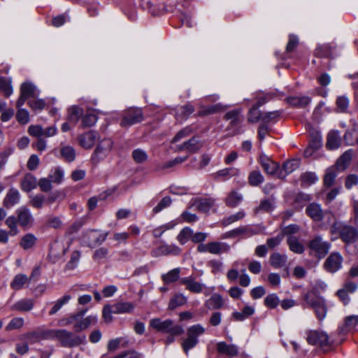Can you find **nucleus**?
<instances>
[{
	"label": "nucleus",
	"instance_id": "72a5a7b5",
	"mask_svg": "<svg viewBox=\"0 0 358 358\" xmlns=\"http://www.w3.org/2000/svg\"><path fill=\"white\" fill-rule=\"evenodd\" d=\"M180 268H176L162 275V280L165 284H171L180 279Z\"/></svg>",
	"mask_w": 358,
	"mask_h": 358
},
{
	"label": "nucleus",
	"instance_id": "aec40b11",
	"mask_svg": "<svg viewBox=\"0 0 358 358\" xmlns=\"http://www.w3.org/2000/svg\"><path fill=\"white\" fill-rule=\"evenodd\" d=\"M20 198V192L17 189H9L3 199V206L7 209L12 208L13 206L19 203Z\"/></svg>",
	"mask_w": 358,
	"mask_h": 358
},
{
	"label": "nucleus",
	"instance_id": "5fc2aeb1",
	"mask_svg": "<svg viewBox=\"0 0 358 358\" xmlns=\"http://www.w3.org/2000/svg\"><path fill=\"white\" fill-rule=\"evenodd\" d=\"M240 111L238 110H233L227 113L224 118L227 120H231L232 126H236L241 122V118L239 115Z\"/></svg>",
	"mask_w": 358,
	"mask_h": 358
},
{
	"label": "nucleus",
	"instance_id": "c756f323",
	"mask_svg": "<svg viewBox=\"0 0 358 358\" xmlns=\"http://www.w3.org/2000/svg\"><path fill=\"white\" fill-rule=\"evenodd\" d=\"M255 313V308L250 306H245L242 312H234L232 313V318L236 321H243L246 318L252 315Z\"/></svg>",
	"mask_w": 358,
	"mask_h": 358
},
{
	"label": "nucleus",
	"instance_id": "69168bd1",
	"mask_svg": "<svg viewBox=\"0 0 358 358\" xmlns=\"http://www.w3.org/2000/svg\"><path fill=\"white\" fill-rule=\"evenodd\" d=\"M262 113H261L257 107L253 106L249 111L248 120L253 123L257 122L259 120H262Z\"/></svg>",
	"mask_w": 358,
	"mask_h": 358
},
{
	"label": "nucleus",
	"instance_id": "680f3d73",
	"mask_svg": "<svg viewBox=\"0 0 358 358\" xmlns=\"http://www.w3.org/2000/svg\"><path fill=\"white\" fill-rule=\"evenodd\" d=\"M80 258V252L78 250H75L71 255V259L66 265V267L69 270L74 269L78 264Z\"/></svg>",
	"mask_w": 358,
	"mask_h": 358
},
{
	"label": "nucleus",
	"instance_id": "e433bc0d",
	"mask_svg": "<svg viewBox=\"0 0 358 358\" xmlns=\"http://www.w3.org/2000/svg\"><path fill=\"white\" fill-rule=\"evenodd\" d=\"M274 208L273 201L271 199H263L260 201L259 205L254 209L255 213L262 212L269 213Z\"/></svg>",
	"mask_w": 358,
	"mask_h": 358
},
{
	"label": "nucleus",
	"instance_id": "c9c22d12",
	"mask_svg": "<svg viewBox=\"0 0 358 358\" xmlns=\"http://www.w3.org/2000/svg\"><path fill=\"white\" fill-rule=\"evenodd\" d=\"M34 307V302L31 299H22L16 302L12 307L13 310L17 311H29Z\"/></svg>",
	"mask_w": 358,
	"mask_h": 358
},
{
	"label": "nucleus",
	"instance_id": "e2e57ef3",
	"mask_svg": "<svg viewBox=\"0 0 358 358\" xmlns=\"http://www.w3.org/2000/svg\"><path fill=\"white\" fill-rule=\"evenodd\" d=\"M24 324V319L22 317H14L10 322L6 325L5 329L6 331H11L14 329H20Z\"/></svg>",
	"mask_w": 358,
	"mask_h": 358
},
{
	"label": "nucleus",
	"instance_id": "9b49d317",
	"mask_svg": "<svg viewBox=\"0 0 358 358\" xmlns=\"http://www.w3.org/2000/svg\"><path fill=\"white\" fill-rule=\"evenodd\" d=\"M107 234H100L96 230H89L83 235V240L89 247L94 248L101 244L106 239Z\"/></svg>",
	"mask_w": 358,
	"mask_h": 358
},
{
	"label": "nucleus",
	"instance_id": "a878e982",
	"mask_svg": "<svg viewBox=\"0 0 358 358\" xmlns=\"http://www.w3.org/2000/svg\"><path fill=\"white\" fill-rule=\"evenodd\" d=\"M134 305L130 302H118L113 306V314H124L132 312Z\"/></svg>",
	"mask_w": 358,
	"mask_h": 358
},
{
	"label": "nucleus",
	"instance_id": "79ce46f5",
	"mask_svg": "<svg viewBox=\"0 0 358 358\" xmlns=\"http://www.w3.org/2000/svg\"><path fill=\"white\" fill-rule=\"evenodd\" d=\"M68 113L69 120L71 122H73L74 124H76L78 122L80 117L83 115V110L78 106H73L69 108Z\"/></svg>",
	"mask_w": 358,
	"mask_h": 358
},
{
	"label": "nucleus",
	"instance_id": "f8f14e48",
	"mask_svg": "<svg viewBox=\"0 0 358 358\" xmlns=\"http://www.w3.org/2000/svg\"><path fill=\"white\" fill-rule=\"evenodd\" d=\"M214 203L215 201L212 198H196L191 200L189 208H195L199 212L207 213Z\"/></svg>",
	"mask_w": 358,
	"mask_h": 358
},
{
	"label": "nucleus",
	"instance_id": "864d4df0",
	"mask_svg": "<svg viewBox=\"0 0 358 358\" xmlns=\"http://www.w3.org/2000/svg\"><path fill=\"white\" fill-rule=\"evenodd\" d=\"M185 143L187 146V151L189 152H196L202 147V143L196 137H192L187 141H185Z\"/></svg>",
	"mask_w": 358,
	"mask_h": 358
},
{
	"label": "nucleus",
	"instance_id": "473e14b6",
	"mask_svg": "<svg viewBox=\"0 0 358 358\" xmlns=\"http://www.w3.org/2000/svg\"><path fill=\"white\" fill-rule=\"evenodd\" d=\"M358 324V315L348 316L345 320V324L340 327L341 334H346L353 329Z\"/></svg>",
	"mask_w": 358,
	"mask_h": 358
},
{
	"label": "nucleus",
	"instance_id": "a211bd4d",
	"mask_svg": "<svg viewBox=\"0 0 358 358\" xmlns=\"http://www.w3.org/2000/svg\"><path fill=\"white\" fill-rule=\"evenodd\" d=\"M259 162L262 165L264 171L268 175H275L279 170V164L266 155L262 154L260 155Z\"/></svg>",
	"mask_w": 358,
	"mask_h": 358
},
{
	"label": "nucleus",
	"instance_id": "052dcab7",
	"mask_svg": "<svg viewBox=\"0 0 358 358\" xmlns=\"http://www.w3.org/2000/svg\"><path fill=\"white\" fill-rule=\"evenodd\" d=\"M245 217V212L243 210H240L236 213L231 215L222 220V224L224 226L229 225L234 222H236L239 220H241Z\"/></svg>",
	"mask_w": 358,
	"mask_h": 358
},
{
	"label": "nucleus",
	"instance_id": "f3484780",
	"mask_svg": "<svg viewBox=\"0 0 358 358\" xmlns=\"http://www.w3.org/2000/svg\"><path fill=\"white\" fill-rule=\"evenodd\" d=\"M216 350L218 354L225 355L229 357H236L238 354V348L234 344H228L224 341L217 343Z\"/></svg>",
	"mask_w": 358,
	"mask_h": 358
},
{
	"label": "nucleus",
	"instance_id": "423d86ee",
	"mask_svg": "<svg viewBox=\"0 0 358 358\" xmlns=\"http://www.w3.org/2000/svg\"><path fill=\"white\" fill-rule=\"evenodd\" d=\"M55 333V339H57L64 347L77 346L85 342V336H76L65 329H56Z\"/></svg>",
	"mask_w": 358,
	"mask_h": 358
},
{
	"label": "nucleus",
	"instance_id": "9d476101",
	"mask_svg": "<svg viewBox=\"0 0 358 358\" xmlns=\"http://www.w3.org/2000/svg\"><path fill=\"white\" fill-rule=\"evenodd\" d=\"M306 213L315 222H320L327 215L334 217L330 212L324 211L321 206L317 203H311L308 205L306 208Z\"/></svg>",
	"mask_w": 358,
	"mask_h": 358
},
{
	"label": "nucleus",
	"instance_id": "4be33fe9",
	"mask_svg": "<svg viewBox=\"0 0 358 358\" xmlns=\"http://www.w3.org/2000/svg\"><path fill=\"white\" fill-rule=\"evenodd\" d=\"M341 138L338 131H331L327 135L326 147L329 150L338 149L341 145Z\"/></svg>",
	"mask_w": 358,
	"mask_h": 358
},
{
	"label": "nucleus",
	"instance_id": "393cba45",
	"mask_svg": "<svg viewBox=\"0 0 358 358\" xmlns=\"http://www.w3.org/2000/svg\"><path fill=\"white\" fill-rule=\"evenodd\" d=\"M37 180L33 175L28 173L24 176L21 181V188L24 192H30L36 188Z\"/></svg>",
	"mask_w": 358,
	"mask_h": 358
},
{
	"label": "nucleus",
	"instance_id": "7c9ffc66",
	"mask_svg": "<svg viewBox=\"0 0 358 358\" xmlns=\"http://www.w3.org/2000/svg\"><path fill=\"white\" fill-rule=\"evenodd\" d=\"M243 200L242 194L236 191H231L225 199V203L228 207L235 208Z\"/></svg>",
	"mask_w": 358,
	"mask_h": 358
},
{
	"label": "nucleus",
	"instance_id": "4468645a",
	"mask_svg": "<svg viewBox=\"0 0 358 358\" xmlns=\"http://www.w3.org/2000/svg\"><path fill=\"white\" fill-rule=\"evenodd\" d=\"M343 257L338 252L331 253L326 259L324 266L330 273H334L341 268Z\"/></svg>",
	"mask_w": 358,
	"mask_h": 358
},
{
	"label": "nucleus",
	"instance_id": "b1692460",
	"mask_svg": "<svg viewBox=\"0 0 358 358\" xmlns=\"http://www.w3.org/2000/svg\"><path fill=\"white\" fill-rule=\"evenodd\" d=\"M287 243L289 250L294 253L302 254L305 250L303 243L294 236H289Z\"/></svg>",
	"mask_w": 358,
	"mask_h": 358
},
{
	"label": "nucleus",
	"instance_id": "ea45409f",
	"mask_svg": "<svg viewBox=\"0 0 358 358\" xmlns=\"http://www.w3.org/2000/svg\"><path fill=\"white\" fill-rule=\"evenodd\" d=\"M300 165V161L298 159H292L285 162L282 165V169L280 172V176L282 175V171L285 174H289L296 170Z\"/></svg>",
	"mask_w": 358,
	"mask_h": 358
},
{
	"label": "nucleus",
	"instance_id": "0e129e2a",
	"mask_svg": "<svg viewBox=\"0 0 358 358\" xmlns=\"http://www.w3.org/2000/svg\"><path fill=\"white\" fill-rule=\"evenodd\" d=\"M97 121V117L96 115L89 113L85 115L82 118V126L83 127H90L95 124Z\"/></svg>",
	"mask_w": 358,
	"mask_h": 358
},
{
	"label": "nucleus",
	"instance_id": "a18cd8bd",
	"mask_svg": "<svg viewBox=\"0 0 358 358\" xmlns=\"http://www.w3.org/2000/svg\"><path fill=\"white\" fill-rule=\"evenodd\" d=\"M36 87L31 83H24L20 87V94L24 95L27 98L36 96Z\"/></svg>",
	"mask_w": 358,
	"mask_h": 358
},
{
	"label": "nucleus",
	"instance_id": "49530a36",
	"mask_svg": "<svg viewBox=\"0 0 358 358\" xmlns=\"http://www.w3.org/2000/svg\"><path fill=\"white\" fill-rule=\"evenodd\" d=\"M5 222L8 229H10L9 234L10 236H15L19 233V230L17 228V224L19 223L17 217L14 215L9 216L6 218Z\"/></svg>",
	"mask_w": 358,
	"mask_h": 358
},
{
	"label": "nucleus",
	"instance_id": "2eb2a0df",
	"mask_svg": "<svg viewBox=\"0 0 358 358\" xmlns=\"http://www.w3.org/2000/svg\"><path fill=\"white\" fill-rule=\"evenodd\" d=\"M307 341L310 345L326 346L329 345V336L323 332L310 331L307 335Z\"/></svg>",
	"mask_w": 358,
	"mask_h": 358
},
{
	"label": "nucleus",
	"instance_id": "ddd939ff",
	"mask_svg": "<svg viewBox=\"0 0 358 358\" xmlns=\"http://www.w3.org/2000/svg\"><path fill=\"white\" fill-rule=\"evenodd\" d=\"M181 252V249L176 245H162L151 251V255L153 257H158L162 255H178Z\"/></svg>",
	"mask_w": 358,
	"mask_h": 358
},
{
	"label": "nucleus",
	"instance_id": "f257e3e1",
	"mask_svg": "<svg viewBox=\"0 0 358 358\" xmlns=\"http://www.w3.org/2000/svg\"><path fill=\"white\" fill-rule=\"evenodd\" d=\"M303 298L307 306L314 310L319 320L325 318L327 306L323 297L317 295L314 291H309L303 294Z\"/></svg>",
	"mask_w": 358,
	"mask_h": 358
},
{
	"label": "nucleus",
	"instance_id": "5701e85b",
	"mask_svg": "<svg viewBox=\"0 0 358 358\" xmlns=\"http://www.w3.org/2000/svg\"><path fill=\"white\" fill-rule=\"evenodd\" d=\"M97 322L96 315H90L81 320H78L74 324V330L76 332L86 329L92 324H95Z\"/></svg>",
	"mask_w": 358,
	"mask_h": 358
},
{
	"label": "nucleus",
	"instance_id": "0eeeda50",
	"mask_svg": "<svg viewBox=\"0 0 358 358\" xmlns=\"http://www.w3.org/2000/svg\"><path fill=\"white\" fill-rule=\"evenodd\" d=\"M143 113L140 108H130L122 113L120 126L129 127L143 120Z\"/></svg>",
	"mask_w": 358,
	"mask_h": 358
},
{
	"label": "nucleus",
	"instance_id": "4d7b16f0",
	"mask_svg": "<svg viewBox=\"0 0 358 358\" xmlns=\"http://www.w3.org/2000/svg\"><path fill=\"white\" fill-rule=\"evenodd\" d=\"M194 111V107L191 104H186L180 108L176 113L177 117H181L182 119H187Z\"/></svg>",
	"mask_w": 358,
	"mask_h": 358
},
{
	"label": "nucleus",
	"instance_id": "20e7f679",
	"mask_svg": "<svg viewBox=\"0 0 358 358\" xmlns=\"http://www.w3.org/2000/svg\"><path fill=\"white\" fill-rule=\"evenodd\" d=\"M308 247L311 254L319 259H322L328 254L331 248V243L324 241L322 236L317 235L309 241Z\"/></svg>",
	"mask_w": 358,
	"mask_h": 358
},
{
	"label": "nucleus",
	"instance_id": "6e6d98bb",
	"mask_svg": "<svg viewBox=\"0 0 358 358\" xmlns=\"http://www.w3.org/2000/svg\"><path fill=\"white\" fill-rule=\"evenodd\" d=\"M332 46L330 44H322L315 49V55L321 57H328L331 54Z\"/></svg>",
	"mask_w": 358,
	"mask_h": 358
},
{
	"label": "nucleus",
	"instance_id": "bf43d9fd",
	"mask_svg": "<svg viewBox=\"0 0 358 358\" xmlns=\"http://www.w3.org/2000/svg\"><path fill=\"white\" fill-rule=\"evenodd\" d=\"M279 303V297L275 294H270L264 299V305L269 308H276Z\"/></svg>",
	"mask_w": 358,
	"mask_h": 358
},
{
	"label": "nucleus",
	"instance_id": "39448f33",
	"mask_svg": "<svg viewBox=\"0 0 358 358\" xmlns=\"http://www.w3.org/2000/svg\"><path fill=\"white\" fill-rule=\"evenodd\" d=\"M204 332L205 328L199 324L191 326L187 329V338H185L182 343V349L186 355L188 354L189 350L192 349L198 344V337Z\"/></svg>",
	"mask_w": 358,
	"mask_h": 358
},
{
	"label": "nucleus",
	"instance_id": "cd10ccee",
	"mask_svg": "<svg viewBox=\"0 0 358 358\" xmlns=\"http://www.w3.org/2000/svg\"><path fill=\"white\" fill-rule=\"evenodd\" d=\"M269 262L275 268H282L286 264L287 256L278 252H275L271 255Z\"/></svg>",
	"mask_w": 358,
	"mask_h": 358
},
{
	"label": "nucleus",
	"instance_id": "3c124183",
	"mask_svg": "<svg viewBox=\"0 0 358 358\" xmlns=\"http://www.w3.org/2000/svg\"><path fill=\"white\" fill-rule=\"evenodd\" d=\"M192 229L188 227H184L178 234L177 236L178 241L181 244L184 245L186 243L189 238L192 239Z\"/></svg>",
	"mask_w": 358,
	"mask_h": 358
},
{
	"label": "nucleus",
	"instance_id": "f03ea898",
	"mask_svg": "<svg viewBox=\"0 0 358 358\" xmlns=\"http://www.w3.org/2000/svg\"><path fill=\"white\" fill-rule=\"evenodd\" d=\"M331 233H338L342 241L348 244L358 240V230L352 226L341 222H334L331 227Z\"/></svg>",
	"mask_w": 358,
	"mask_h": 358
},
{
	"label": "nucleus",
	"instance_id": "c85d7f7f",
	"mask_svg": "<svg viewBox=\"0 0 358 358\" xmlns=\"http://www.w3.org/2000/svg\"><path fill=\"white\" fill-rule=\"evenodd\" d=\"M352 158V150L345 151L337 160L336 166L338 169L345 170L350 164Z\"/></svg>",
	"mask_w": 358,
	"mask_h": 358
},
{
	"label": "nucleus",
	"instance_id": "603ef678",
	"mask_svg": "<svg viewBox=\"0 0 358 358\" xmlns=\"http://www.w3.org/2000/svg\"><path fill=\"white\" fill-rule=\"evenodd\" d=\"M336 177V169L334 167H331L328 169L326 171L324 178V186L329 187L334 183L335 178Z\"/></svg>",
	"mask_w": 358,
	"mask_h": 358
},
{
	"label": "nucleus",
	"instance_id": "1a4fd4ad",
	"mask_svg": "<svg viewBox=\"0 0 358 358\" xmlns=\"http://www.w3.org/2000/svg\"><path fill=\"white\" fill-rule=\"evenodd\" d=\"M180 283L185 285L187 290L194 294L201 293L206 288L205 284L196 281V277L193 275L180 278Z\"/></svg>",
	"mask_w": 358,
	"mask_h": 358
},
{
	"label": "nucleus",
	"instance_id": "f704fd0d",
	"mask_svg": "<svg viewBox=\"0 0 358 358\" xmlns=\"http://www.w3.org/2000/svg\"><path fill=\"white\" fill-rule=\"evenodd\" d=\"M205 306L209 310L219 309L223 306L222 298L219 294H213L205 302Z\"/></svg>",
	"mask_w": 358,
	"mask_h": 358
},
{
	"label": "nucleus",
	"instance_id": "7ed1b4c3",
	"mask_svg": "<svg viewBox=\"0 0 358 358\" xmlns=\"http://www.w3.org/2000/svg\"><path fill=\"white\" fill-rule=\"evenodd\" d=\"M150 326L157 331L172 335H180L184 331L181 326L174 324L173 321L170 319L164 321L159 318L152 319L150 322Z\"/></svg>",
	"mask_w": 358,
	"mask_h": 358
},
{
	"label": "nucleus",
	"instance_id": "dca6fc26",
	"mask_svg": "<svg viewBox=\"0 0 358 358\" xmlns=\"http://www.w3.org/2000/svg\"><path fill=\"white\" fill-rule=\"evenodd\" d=\"M17 219L19 224L22 227H27L32 224L34 218L29 210L25 206H21L16 210Z\"/></svg>",
	"mask_w": 358,
	"mask_h": 358
},
{
	"label": "nucleus",
	"instance_id": "bb28decb",
	"mask_svg": "<svg viewBox=\"0 0 358 358\" xmlns=\"http://www.w3.org/2000/svg\"><path fill=\"white\" fill-rule=\"evenodd\" d=\"M187 301V298L182 293L174 294L169 301V309L174 310L178 307L185 305Z\"/></svg>",
	"mask_w": 358,
	"mask_h": 358
},
{
	"label": "nucleus",
	"instance_id": "13d9d810",
	"mask_svg": "<svg viewBox=\"0 0 358 358\" xmlns=\"http://www.w3.org/2000/svg\"><path fill=\"white\" fill-rule=\"evenodd\" d=\"M132 157L136 163L141 164L147 161L148 156L145 151L138 148L132 152Z\"/></svg>",
	"mask_w": 358,
	"mask_h": 358
},
{
	"label": "nucleus",
	"instance_id": "412c9836",
	"mask_svg": "<svg viewBox=\"0 0 358 358\" xmlns=\"http://www.w3.org/2000/svg\"><path fill=\"white\" fill-rule=\"evenodd\" d=\"M112 146V141L110 138H105L97 145L94 155L99 158H103L111 150Z\"/></svg>",
	"mask_w": 358,
	"mask_h": 358
},
{
	"label": "nucleus",
	"instance_id": "a19ab883",
	"mask_svg": "<svg viewBox=\"0 0 358 358\" xmlns=\"http://www.w3.org/2000/svg\"><path fill=\"white\" fill-rule=\"evenodd\" d=\"M28 280V277L24 274L16 275L10 283V287L15 290H19L23 287Z\"/></svg>",
	"mask_w": 358,
	"mask_h": 358
},
{
	"label": "nucleus",
	"instance_id": "6ab92c4d",
	"mask_svg": "<svg viewBox=\"0 0 358 358\" xmlns=\"http://www.w3.org/2000/svg\"><path fill=\"white\" fill-rule=\"evenodd\" d=\"M79 144L85 149L92 148L97 139V134L94 131H90L78 137Z\"/></svg>",
	"mask_w": 358,
	"mask_h": 358
},
{
	"label": "nucleus",
	"instance_id": "6e6552de",
	"mask_svg": "<svg viewBox=\"0 0 358 358\" xmlns=\"http://www.w3.org/2000/svg\"><path fill=\"white\" fill-rule=\"evenodd\" d=\"M230 246L224 242L212 241L208 243H200L197 246V251L200 253L209 252L212 255H220L229 251Z\"/></svg>",
	"mask_w": 358,
	"mask_h": 358
},
{
	"label": "nucleus",
	"instance_id": "58836bf2",
	"mask_svg": "<svg viewBox=\"0 0 358 358\" xmlns=\"http://www.w3.org/2000/svg\"><path fill=\"white\" fill-rule=\"evenodd\" d=\"M36 241L37 238L34 234H27L22 237L20 245L23 249L28 250L34 246Z\"/></svg>",
	"mask_w": 358,
	"mask_h": 358
},
{
	"label": "nucleus",
	"instance_id": "c03bdc74",
	"mask_svg": "<svg viewBox=\"0 0 358 358\" xmlns=\"http://www.w3.org/2000/svg\"><path fill=\"white\" fill-rule=\"evenodd\" d=\"M264 180V176L258 170L252 171L248 176V182L251 186H258Z\"/></svg>",
	"mask_w": 358,
	"mask_h": 358
},
{
	"label": "nucleus",
	"instance_id": "37998d69",
	"mask_svg": "<svg viewBox=\"0 0 358 358\" xmlns=\"http://www.w3.org/2000/svg\"><path fill=\"white\" fill-rule=\"evenodd\" d=\"M71 299V297L70 295L66 294L62 298L54 302L53 306L49 312V315H53L56 314L63 307L64 305L66 304L70 301Z\"/></svg>",
	"mask_w": 358,
	"mask_h": 358
},
{
	"label": "nucleus",
	"instance_id": "2f4dec72",
	"mask_svg": "<svg viewBox=\"0 0 358 358\" xmlns=\"http://www.w3.org/2000/svg\"><path fill=\"white\" fill-rule=\"evenodd\" d=\"M311 101V99L307 96H291L287 98V102L294 106L299 108H305Z\"/></svg>",
	"mask_w": 358,
	"mask_h": 358
},
{
	"label": "nucleus",
	"instance_id": "de8ad7c7",
	"mask_svg": "<svg viewBox=\"0 0 358 358\" xmlns=\"http://www.w3.org/2000/svg\"><path fill=\"white\" fill-rule=\"evenodd\" d=\"M61 156L66 162H71L74 161L76 158V152L73 147L66 145L61 148L60 150Z\"/></svg>",
	"mask_w": 358,
	"mask_h": 358
},
{
	"label": "nucleus",
	"instance_id": "4c0bfd02",
	"mask_svg": "<svg viewBox=\"0 0 358 358\" xmlns=\"http://www.w3.org/2000/svg\"><path fill=\"white\" fill-rule=\"evenodd\" d=\"M238 174V169L234 167L226 168L218 171L215 173L216 178H222L224 180H227L234 176Z\"/></svg>",
	"mask_w": 358,
	"mask_h": 358
},
{
	"label": "nucleus",
	"instance_id": "8fccbe9b",
	"mask_svg": "<svg viewBox=\"0 0 358 358\" xmlns=\"http://www.w3.org/2000/svg\"><path fill=\"white\" fill-rule=\"evenodd\" d=\"M0 90L3 92L6 96H9L13 93L11 80L0 77Z\"/></svg>",
	"mask_w": 358,
	"mask_h": 358
},
{
	"label": "nucleus",
	"instance_id": "774afa93",
	"mask_svg": "<svg viewBox=\"0 0 358 358\" xmlns=\"http://www.w3.org/2000/svg\"><path fill=\"white\" fill-rule=\"evenodd\" d=\"M358 185V176L357 174H350L346 177L345 186L348 189H350L354 186Z\"/></svg>",
	"mask_w": 358,
	"mask_h": 358
},
{
	"label": "nucleus",
	"instance_id": "338daca9",
	"mask_svg": "<svg viewBox=\"0 0 358 358\" xmlns=\"http://www.w3.org/2000/svg\"><path fill=\"white\" fill-rule=\"evenodd\" d=\"M193 130L191 127H186L179 131L172 140V143L177 142L180 139L189 136L192 133Z\"/></svg>",
	"mask_w": 358,
	"mask_h": 358
},
{
	"label": "nucleus",
	"instance_id": "09e8293b",
	"mask_svg": "<svg viewBox=\"0 0 358 358\" xmlns=\"http://www.w3.org/2000/svg\"><path fill=\"white\" fill-rule=\"evenodd\" d=\"M301 185L310 186L318 180V178L313 172H306L301 176Z\"/></svg>",
	"mask_w": 358,
	"mask_h": 358
}]
</instances>
